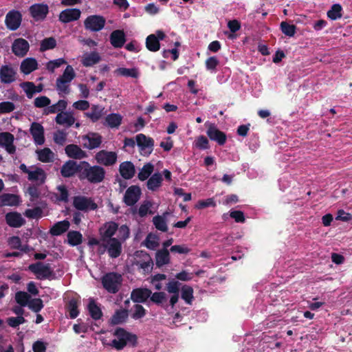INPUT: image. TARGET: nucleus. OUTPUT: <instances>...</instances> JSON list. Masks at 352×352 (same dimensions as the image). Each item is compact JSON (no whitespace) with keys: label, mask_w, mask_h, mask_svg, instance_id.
Returning <instances> with one entry per match:
<instances>
[{"label":"nucleus","mask_w":352,"mask_h":352,"mask_svg":"<svg viewBox=\"0 0 352 352\" xmlns=\"http://www.w3.org/2000/svg\"><path fill=\"white\" fill-rule=\"evenodd\" d=\"M129 236V228L126 225L121 226L118 231V237L102 241V251H101V254L107 251L110 258H116L119 257L122 251V244Z\"/></svg>","instance_id":"1"},{"label":"nucleus","mask_w":352,"mask_h":352,"mask_svg":"<svg viewBox=\"0 0 352 352\" xmlns=\"http://www.w3.org/2000/svg\"><path fill=\"white\" fill-rule=\"evenodd\" d=\"M76 73L71 65H67L63 74L56 80V90L60 96H65L70 93V85L75 78Z\"/></svg>","instance_id":"2"},{"label":"nucleus","mask_w":352,"mask_h":352,"mask_svg":"<svg viewBox=\"0 0 352 352\" xmlns=\"http://www.w3.org/2000/svg\"><path fill=\"white\" fill-rule=\"evenodd\" d=\"M116 338L111 342V346L117 350L122 349L126 344L134 346L136 343L137 337L126 331L123 329H118L115 331Z\"/></svg>","instance_id":"3"},{"label":"nucleus","mask_w":352,"mask_h":352,"mask_svg":"<svg viewBox=\"0 0 352 352\" xmlns=\"http://www.w3.org/2000/svg\"><path fill=\"white\" fill-rule=\"evenodd\" d=\"M101 282L103 287L111 294H116L120 289L122 285V277L116 272H109L104 274Z\"/></svg>","instance_id":"4"},{"label":"nucleus","mask_w":352,"mask_h":352,"mask_svg":"<svg viewBox=\"0 0 352 352\" xmlns=\"http://www.w3.org/2000/svg\"><path fill=\"white\" fill-rule=\"evenodd\" d=\"M20 170L28 175V179L37 185L43 184L46 179V173L44 170L36 166L27 167L25 164H21Z\"/></svg>","instance_id":"5"},{"label":"nucleus","mask_w":352,"mask_h":352,"mask_svg":"<svg viewBox=\"0 0 352 352\" xmlns=\"http://www.w3.org/2000/svg\"><path fill=\"white\" fill-rule=\"evenodd\" d=\"M85 164L87 168H85L82 173L84 178L93 184L101 182L104 178V169L99 166H90L88 163L86 162Z\"/></svg>","instance_id":"6"},{"label":"nucleus","mask_w":352,"mask_h":352,"mask_svg":"<svg viewBox=\"0 0 352 352\" xmlns=\"http://www.w3.org/2000/svg\"><path fill=\"white\" fill-rule=\"evenodd\" d=\"M73 206L78 210L87 212L97 209L98 205L91 197L82 195L75 196L73 198Z\"/></svg>","instance_id":"7"},{"label":"nucleus","mask_w":352,"mask_h":352,"mask_svg":"<svg viewBox=\"0 0 352 352\" xmlns=\"http://www.w3.org/2000/svg\"><path fill=\"white\" fill-rule=\"evenodd\" d=\"M28 269L34 273L38 279L49 278L54 273L50 264H45L42 262L31 264L28 266Z\"/></svg>","instance_id":"8"},{"label":"nucleus","mask_w":352,"mask_h":352,"mask_svg":"<svg viewBox=\"0 0 352 352\" xmlns=\"http://www.w3.org/2000/svg\"><path fill=\"white\" fill-rule=\"evenodd\" d=\"M105 19L99 15L89 16L84 22L85 28L92 32L101 30L105 25Z\"/></svg>","instance_id":"9"},{"label":"nucleus","mask_w":352,"mask_h":352,"mask_svg":"<svg viewBox=\"0 0 352 352\" xmlns=\"http://www.w3.org/2000/svg\"><path fill=\"white\" fill-rule=\"evenodd\" d=\"M166 38V34L162 30H157L155 34H150L146 39V48L151 52H157L160 48V41Z\"/></svg>","instance_id":"10"},{"label":"nucleus","mask_w":352,"mask_h":352,"mask_svg":"<svg viewBox=\"0 0 352 352\" xmlns=\"http://www.w3.org/2000/svg\"><path fill=\"white\" fill-rule=\"evenodd\" d=\"M119 228L118 225L113 221H109L104 223L100 229L102 241L109 239L118 237Z\"/></svg>","instance_id":"11"},{"label":"nucleus","mask_w":352,"mask_h":352,"mask_svg":"<svg viewBox=\"0 0 352 352\" xmlns=\"http://www.w3.org/2000/svg\"><path fill=\"white\" fill-rule=\"evenodd\" d=\"M135 139L137 145L140 148L142 153L148 155L152 153L154 141L151 138L146 137L145 135L140 133L136 135Z\"/></svg>","instance_id":"12"},{"label":"nucleus","mask_w":352,"mask_h":352,"mask_svg":"<svg viewBox=\"0 0 352 352\" xmlns=\"http://www.w3.org/2000/svg\"><path fill=\"white\" fill-rule=\"evenodd\" d=\"M95 158L98 164L109 166L116 164L118 155L116 152L102 150L96 153Z\"/></svg>","instance_id":"13"},{"label":"nucleus","mask_w":352,"mask_h":352,"mask_svg":"<svg viewBox=\"0 0 352 352\" xmlns=\"http://www.w3.org/2000/svg\"><path fill=\"white\" fill-rule=\"evenodd\" d=\"M44 128L41 124L34 122L30 128V133L32 135L34 142L36 145H42L45 143Z\"/></svg>","instance_id":"14"},{"label":"nucleus","mask_w":352,"mask_h":352,"mask_svg":"<svg viewBox=\"0 0 352 352\" xmlns=\"http://www.w3.org/2000/svg\"><path fill=\"white\" fill-rule=\"evenodd\" d=\"M21 19V13L19 11L12 10L6 14L5 23L9 30H16L19 28Z\"/></svg>","instance_id":"15"},{"label":"nucleus","mask_w":352,"mask_h":352,"mask_svg":"<svg viewBox=\"0 0 352 352\" xmlns=\"http://www.w3.org/2000/svg\"><path fill=\"white\" fill-rule=\"evenodd\" d=\"M16 76V69L10 65H2L0 68L1 82L10 84L15 81Z\"/></svg>","instance_id":"16"},{"label":"nucleus","mask_w":352,"mask_h":352,"mask_svg":"<svg viewBox=\"0 0 352 352\" xmlns=\"http://www.w3.org/2000/svg\"><path fill=\"white\" fill-rule=\"evenodd\" d=\"M140 195V188L138 186H131L125 192L124 201L127 206H133L138 201Z\"/></svg>","instance_id":"17"},{"label":"nucleus","mask_w":352,"mask_h":352,"mask_svg":"<svg viewBox=\"0 0 352 352\" xmlns=\"http://www.w3.org/2000/svg\"><path fill=\"white\" fill-rule=\"evenodd\" d=\"M102 142V137L95 133H89L81 138V143L85 148L93 149L98 147Z\"/></svg>","instance_id":"18"},{"label":"nucleus","mask_w":352,"mask_h":352,"mask_svg":"<svg viewBox=\"0 0 352 352\" xmlns=\"http://www.w3.org/2000/svg\"><path fill=\"white\" fill-rule=\"evenodd\" d=\"M76 118L73 111H63L57 113L55 118L56 124L69 128L74 124Z\"/></svg>","instance_id":"19"},{"label":"nucleus","mask_w":352,"mask_h":352,"mask_svg":"<svg viewBox=\"0 0 352 352\" xmlns=\"http://www.w3.org/2000/svg\"><path fill=\"white\" fill-rule=\"evenodd\" d=\"M14 137L8 132L0 133V146L5 148L9 154L16 152V146L14 145Z\"/></svg>","instance_id":"20"},{"label":"nucleus","mask_w":352,"mask_h":352,"mask_svg":"<svg viewBox=\"0 0 352 352\" xmlns=\"http://www.w3.org/2000/svg\"><path fill=\"white\" fill-rule=\"evenodd\" d=\"M29 48V43L22 38L14 40L12 45V52L19 57L25 56L27 54Z\"/></svg>","instance_id":"21"},{"label":"nucleus","mask_w":352,"mask_h":352,"mask_svg":"<svg viewBox=\"0 0 352 352\" xmlns=\"http://www.w3.org/2000/svg\"><path fill=\"white\" fill-rule=\"evenodd\" d=\"M181 283L177 280H173L166 284V291L172 294L170 298V305L172 307L177 302L179 297Z\"/></svg>","instance_id":"22"},{"label":"nucleus","mask_w":352,"mask_h":352,"mask_svg":"<svg viewBox=\"0 0 352 352\" xmlns=\"http://www.w3.org/2000/svg\"><path fill=\"white\" fill-rule=\"evenodd\" d=\"M206 133L211 140L217 142L219 145H223L226 142V135L214 124H210Z\"/></svg>","instance_id":"23"},{"label":"nucleus","mask_w":352,"mask_h":352,"mask_svg":"<svg viewBox=\"0 0 352 352\" xmlns=\"http://www.w3.org/2000/svg\"><path fill=\"white\" fill-rule=\"evenodd\" d=\"M81 12L77 8H68L63 10L59 14V20L67 23L78 20L80 17Z\"/></svg>","instance_id":"24"},{"label":"nucleus","mask_w":352,"mask_h":352,"mask_svg":"<svg viewBox=\"0 0 352 352\" xmlns=\"http://www.w3.org/2000/svg\"><path fill=\"white\" fill-rule=\"evenodd\" d=\"M152 294L151 290L147 288H138L132 291L131 298L135 302H144L151 297Z\"/></svg>","instance_id":"25"},{"label":"nucleus","mask_w":352,"mask_h":352,"mask_svg":"<svg viewBox=\"0 0 352 352\" xmlns=\"http://www.w3.org/2000/svg\"><path fill=\"white\" fill-rule=\"evenodd\" d=\"M111 45L115 48H121L126 42V36L123 30L113 31L109 37Z\"/></svg>","instance_id":"26"},{"label":"nucleus","mask_w":352,"mask_h":352,"mask_svg":"<svg viewBox=\"0 0 352 352\" xmlns=\"http://www.w3.org/2000/svg\"><path fill=\"white\" fill-rule=\"evenodd\" d=\"M6 221L8 226L12 228L21 227L25 223V220L22 217L21 214L16 212L7 213Z\"/></svg>","instance_id":"27"},{"label":"nucleus","mask_w":352,"mask_h":352,"mask_svg":"<svg viewBox=\"0 0 352 352\" xmlns=\"http://www.w3.org/2000/svg\"><path fill=\"white\" fill-rule=\"evenodd\" d=\"M30 12L34 19H43L48 13V6L45 4H34L30 7Z\"/></svg>","instance_id":"28"},{"label":"nucleus","mask_w":352,"mask_h":352,"mask_svg":"<svg viewBox=\"0 0 352 352\" xmlns=\"http://www.w3.org/2000/svg\"><path fill=\"white\" fill-rule=\"evenodd\" d=\"M119 171L124 179H130L135 175V166L131 162H124L120 164Z\"/></svg>","instance_id":"29"},{"label":"nucleus","mask_w":352,"mask_h":352,"mask_svg":"<svg viewBox=\"0 0 352 352\" xmlns=\"http://www.w3.org/2000/svg\"><path fill=\"white\" fill-rule=\"evenodd\" d=\"M163 181L162 173H153L147 180L146 187L149 190L156 191L162 186Z\"/></svg>","instance_id":"30"},{"label":"nucleus","mask_w":352,"mask_h":352,"mask_svg":"<svg viewBox=\"0 0 352 352\" xmlns=\"http://www.w3.org/2000/svg\"><path fill=\"white\" fill-rule=\"evenodd\" d=\"M38 68V63L34 58H26L21 63V72L25 74H30Z\"/></svg>","instance_id":"31"},{"label":"nucleus","mask_w":352,"mask_h":352,"mask_svg":"<svg viewBox=\"0 0 352 352\" xmlns=\"http://www.w3.org/2000/svg\"><path fill=\"white\" fill-rule=\"evenodd\" d=\"M66 154L72 158L82 159L86 157V153L77 145L69 144L65 147Z\"/></svg>","instance_id":"32"},{"label":"nucleus","mask_w":352,"mask_h":352,"mask_svg":"<svg viewBox=\"0 0 352 352\" xmlns=\"http://www.w3.org/2000/svg\"><path fill=\"white\" fill-rule=\"evenodd\" d=\"M104 109V108L100 105L93 104L90 111L85 113V116L90 119L93 122H96L102 116Z\"/></svg>","instance_id":"33"},{"label":"nucleus","mask_w":352,"mask_h":352,"mask_svg":"<svg viewBox=\"0 0 352 352\" xmlns=\"http://www.w3.org/2000/svg\"><path fill=\"white\" fill-rule=\"evenodd\" d=\"M67 107V101L65 100H59L56 104L49 105L44 110V114L49 115L56 113L63 112Z\"/></svg>","instance_id":"34"},{"label":"nucleus","mask_w":352,"mask_h":352,"mask_svg":"<svg viewBox=\"0 0 352 352\" xmlns=\"http://www.w3.org/2000/svg\"><path fill=\"white\" fill-rule=\"evenodd\" d=\"M100 60V56L98 52H92L83 54L81 60L82 64L85 67H91Z\"/></svg>","instance_id":"35"},{"label":"nucleus","mask_w":352,"mask_h":352,"mask_svg":"<svg viewBox=\"0 0 352 352\" xmlns=\"http://www.w3.org/2000/svg\"><path fill=\"white\" fill-rule=\"evenodd\" d=\"M78 166L76 162L69 160L61 168V175L65 177L73 176L78 170Z\"/></svg>","instance_id":"36"},{"label":"nucleus","mask_w":352,"mask_h":352,"mask_svg":"<svg viewBox=\"0 0 352 352\" xmlns=\"http://www.w3.org/2000/svg\"><path fill=\"white\" fill-rule=\"evenodd\" d=\"M169 214L168 212H165L162 215H157L153 218V223L155 227L162 232H166L168 230L166 217Z\"/></svg>","instance_id":"37"},{"label":"nucleus","mask_w":352,"mask_h":352,"mask_svg":"<svg viewBox=\"0 0 352 352\" xmlns=\"http://www.w3.org/2000/svg\"><path fill=\"white\" fill-rule=\"evenodd\" d=\"M69 225L67 220L58 221L51 228L50 232L53 236L60 235L69 229Z\"/></svg>","instance_id":"38"},{"label":"nucleus","mask_w":352,"mask_h":352,"mask_svg":"<svg viewBox=\"0 0 352 352\" xmlns=\"http://www.w3.org/2000/svg\"><path fill=\"white\" fill-rule=\"evenodd\" d=\"M36 153L38 160L42 162L47 163L54 161V153L49 148L37 150Z\"/></svg>","instance_id":"39"},{"label":"nucleus","mask_w":352,"mask_h":352,"mask_svg":"<svg viewBox=\"0 0 352 352\" xmlns=\"http://www.w3.org/2000/svg\"><path fill=\"white\" fill-rule=\"evenodd\" d=\"M156 265L158 267H162L166 264H168L170 261L169 252L167 249H163L159 250L156 253Z\"/></svg>","instance_id":"40"},{"label":"nucleus","mask_w":352,"mask_h":352,"mask_svg":"<svg viewBox=\"0 0 352 352\" xmlns=\"http://www.w3.org/2000/svg\"><path fill=\"white\" fill-rule=\"evenodd\" d=\"M153 164L151 163H146L140 170L138 177L140 181H145L152 175L151 174L153 173Z\"/></svg>","instance_id":"41"},{"label":"nucleus","mask_w":352,"mask_h":352,"mask_svg":"<svg viewBox=\"0 0 352 352\" xmlns=\"http://www.w3.org/2000/svg\"><path fill=\"white\" fill-rule=\"evenodd\" d=\"M79 304L80 301L75 298H72L69 300L67 309L69 312V316L71 318H76L78 316Z\"/></svg>","instance_id":"42"},{"label":"nucleus","mask_w":352,"mask_h":352,"mask_svg":"<svg viewBox=\"0 0 352 352\" xmlns=\"http://www.w3.org/2000/svg\"><path fill=\"white\" fill-rule=\"evenodd\" d=\"M20 87L25 91L28 98H32L36 93L41 92V89H37L36 86L32 82H24L20 84Z\"/></svg>","instance_id":"43"},{"label":"nucleus","mask_w":352,"mask_h":352,"mask_svg":"<svg viewBox=\"0 0 352 352\" xmlns=\"http://www.w3.org/2000/svg\"><path fill=\"white\" fill-rule=\"evenodd\" d=\"M115 73L118 76H125V77H131L134 78H137L139 76V71L137 68H125V67H119L116 71Z\"/></svg>","instance_id":"44"},{"label":"nucleus","mask_w":352,"mask_h":352,"mask_svg":"<svg viewBox=\"0 0 352 352\" xmlns=\"http://www.w3.org/2000/svg\"><path fill=\"white\" fill-rule=\"evenodd\" d=\"M122 117L118 113L109 114L105 118V122L111 128H118L122 122Z\"/></svg>","instance_id":"45"},{"label":"nucleus","mask_w":352,"mask_h":352,"mask_svg":"<svg viewBox=\"0 0 352 352\" xmlns=\"http://www.w3.org/2000/svg\"><path fill=\"white\" fill-rule=\"evenodd\" d=\"M19 202V197L15 195L4 194L0 197V204L3 206H16Z\"/></svg>","instance_id":"46"},{"label":"nucleus","mask_w":352,"mask_h":352,"mask_svg":"<svg viewBox=\"0 0 352 352\" xmlns=\"http://www.w3.org/2000/svg\"><path fill=\"white\" fill-rule=\"evenodd\" d=\"M128 317V312L124 309H121L116 311L111 318V323L112 324H119L124 322Z\"/></svg>","instance_id":"47"},{"label":"nucleus","mask_w":352,"mask_h":352,"mask_svg":"<svg viewBox=\"0 0 352 352\" xmlns=\"http://www.w3.org/2000/svg\"><path fill=\"white\" fill-rule=\"evenodd\" d=\"M57 192L54 193L56 200L58 201L67 202L68 201V190L65 186L60 185L56 188Z\"/></svg>","instance_id":"48"},{"label":"nucleus","mask_w":352,"mask_h":352,"mask_svg":"<svg viewBox=\"0 0 352 352\" xmlns=\"http://www.w3.org/2000/svg\"><path fill=\"white\" fill-rule=\"evenodd\" d=\"M82 236L78 231H70L67 234L68 243L72 246L80 245L82 243Z\"/></svg>","instance_id":"49"},{"label":"nucleus","mask_w":352,"mask_h":352,"mask_svg":"<svg viewBox=\"0 0 352 352\" xmlns=\"http://www.w3.org/2000/svg\"><path fill=\"white\" fill-rule=\"evenodd\" d=\"M182 298L187 303L190 305L193 299V289L188 285H184L181 289Z\"/></svg>","instance_id":"50"},{"label":"nucleus","mask_w":352,"mask_h":352,"mask_svg":"<svg viewBox=\"0 0 352 352\" xmlns=\"http://www.w3.org/2000/svg\"><path fill=\"white\" fill-rule=\"evenodd\" d=\"M342 8L340 4H333L327 12V16L331 20H337L342 17Z\"/></svg>","instance_id":"51"},{"label":"nucleus","mask_w":352,"mask_h":352,"mask_svg":"<svg viewBox=\"0 0 352 352\" xmlns=\"http://www.w3.org/2000/svg\"><path fill=\"white\" fill-rule=\"evenodd\" d=\"M151 300L157 305H160L164 308H166V306L164 303L166 301V294L163 292H155L151 294Z\"/></svg>","instance_id":"52"},{"label":"nucleus","mask_w":352,"mask_h":352,"mask_svg":"<svg viewBox=\"0 0 352 352\" xmlns=\"http://www.w3.org/2000/svg\"><path fill=\"white\" fill-rule=\"evenodd\" d=\"M8 243L12 248L18 249L24 252H28L30 250L28 245L21 246V239L19 236L10 237L8 240Z\"/></svg>","instance_id":"53"},{"label":"nucleus","mask_w":352,"mask_h":352,"mask_svg":"<svg viewBox=\"0 0 352 352\" xmlns=\"http://www.w3.org/2000/svg\"><path fill=\"white\" fill-rule=\"evenodd\" d=\"M281 32L286 36L292 37L296 34V26L294 25L289 24L286 21H282L280 24Z\"/></svg>","instance_id":"54"},{"label":"nucleus","mask_w":352,"mask_h":352,"mask_svg":"<svg viewBox=\"0 0 352 352\" xmlns=\"http://www.w3.org/2000/svg\"><path fill=\"white\" fill-rule=\"evenodd\" d=\"M88 309L91 316L94 320L100 319L102 316V311L94 301L91 300L89 302Z\"/></svg>","instance_id":"55"},{"label":"nucleus","mask_w":352,"mask_h":352,"mask_svg":"<svg viewBox=\"0 0 352 352\" xmlns=\"http://www.w3.org/2000/svg\"><path fill=\"white\" fill-rule=\"evenodd\" d=\"M206 68L211 73H216L217 69V67L219 65V60L216 56H211L206 60Z\"/></svg>","instance_id":"56"},{"label":"nucleus","mask_w":352,"mask_h":352,"mask_svg":"<svg viewBox=\"0 0 352 352\" xmlns=\"http://www.w3.org/2000/svg\"><path fill=\"white\" fill-rule=\"evenodd\" d=\"M30 295L25 292H17L15 294V300L21 307L26 306L30 300Z\"/></svg>","instance_id":"57"},{"label":"nucleus","mask_w":352,"mask_h":352,"mask_svg":"<svg viewBox=\"0 0 352 352\" xmlns=\"http://www.w3.org/2000/svg\"><path fill=\"white\" fill-rule=\"evenodd\" d=\"M153 265L152 259L148 254L145 255L144 261L137 263L139 268L143 270L144 273H148L151 272L153 268Z\"/></svg>","instance_id":"58"},{"label":"nucleus","mask_w":352,"mask_h":352,"mask_svg":"<svg viewBox=\"0 0 352 352\" xmlns=\"http://www.w3.org/2000/svg\"><path fill=\"white\" fill-rule=\"evenodd\" d=\"M56 45V41L53 37H49L43 39L41 43L40 50L44 52L48 50L54 49Z\"/></svg>","instance_id":"59"},{"label":"nucleus","mask_w":352,"mask_h":352,"mask_svg":"<svg viewBox=\"0 0 352 352\" xmlns=\"http://www.w3.org/2000/svg\"><path fill=\"white\" fill-rule=\"evenodd\" d=\"M132 314L131 317L135 319H140L146 315L145 309L140 305H135L131 309Z\"/></svg>","instance_id":"60"},{"label":"nucleus","mask_w":352,"mask_h":352,"mask_svg":"<svg viewBox=\"0 0 352 352\" xmlns=\"http://www.w3.org/2000/svg\"><path fill=\"white\" fill-rule=\"evenodd\" d=\"M50 99L45 96H38L34 100V105L36 108H47L50 104Z\"/></svg>","instance_id":"61"},{"label":"nucleus","mask_w":352,"mask_h":352,"mask_svg":"<svg viewBox=\"0 0 352 352\" xmlns=\"http://www.w3.org/2000/svg\"><path fill=\"white\" fill-rule=\"evenodd\" d=\"M152 207V203L150 201H144L140 206L138 209V214L141 217L146 216L148 214H152L153 212L151 210Z\"/></svg>","instance_id":"62"},{"label":"nucleus","mask_w":352,"mask_h":352,"mask_svg":"<svg viewBox=\"0 0 352 352\" xmlns=\"http://www.w3.org/2000/svg\"><path fill=\"white\" fill-rule=\"evenodd\" d=\"M158 237L152 234H148L145 239V245L151 250H155L159 245Z\"/></svg>","instance_id":"63"},{"label":"nucleus","mask_w":352,"mask_h":352,"mask_svg":"<svg viewBox=\"0 0 352 352\" xmlns=\"http://www.w3.org/2000/svg\"><path fill=\"white\" fill-rule=\"evenodd\" d=\"M67 133L63 130H58L54 133L53 139L56 144L63 146L67 139Z\"/></svg>","instance_id":"64"}]
</instances>
